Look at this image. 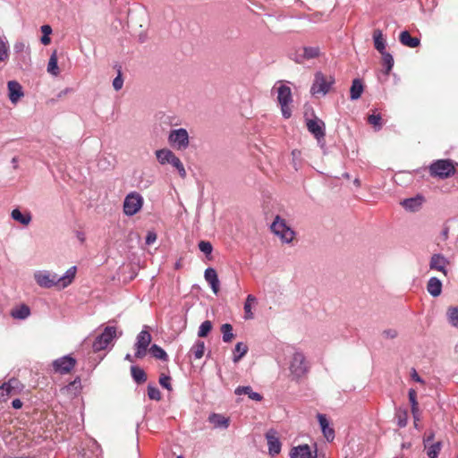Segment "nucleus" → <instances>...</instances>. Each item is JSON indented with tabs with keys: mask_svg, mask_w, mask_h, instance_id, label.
Instances as JSON below:
<instances>
[{
	"mask_svg": "<svg viewBox=\"0 0 458 458\" xmlns=\"http://www.w3.org/2000/svg\"><path fill=\"white\" fill-rule=\"evenodd\" d=\"M123 332L114 326H107L92 342L91 351L88 352V367L94 369L106 357V351L114 345L115 340L121 337Z\"/></svg>",
	"mask_w": 458,
	"mask_h": 458,
	"instance_id": "obj_1",
	"label": "nucleus"
},
{
	"mask_svg": "<svg viewBox=\"0 0 458 458\" xmlns=\"http://www.w3.org/2000/svg\"><path fill=\"white\" fill-rule=\"evenodd\" d=\"M76 270V267H72L63 276H59L57 274L49 272L38 273L35 275V279L40 286L47 288L56 286L59 289H63L73 281Z\"/></svg>",
	"mask_w": 458,
	"mask_h": 458,
	"instance_id": "obj_2",
	"label": "nucleus"
},
{
	"mask_svg": "<svg viewBox=\"0 0 458 458\" xmlns=\"http://www.w3.org/2000/svg\"><path fill=\"white\" fill-rule=\"evenodd\" d=\"M289 370L294 380H299L308 374L310 365L302 352L294 350L289 360Z\"/></svg>",
	"mask_w": 458,
	"mask_h": 458,
	"instance_id": "obj_3",
	"label": "nucleus"
},
{
	"mask_svg": "<svg viewBox=\"0 0 458 458\" xmlns=\"http://www.w3.org/2000/svg\"><path fill=\"white\" fill-rule=\"evenodd\" d=\"M270 229L284 243H291L295 236V232L278 215L271 224Z\"/></svg>",
	"mask_w": 458,
	"mask_h": 458,
	"instance_id": "obj_4",
	"label": "nucleus"
},
{
	"mask_svg": "<svg viewBox=\"0 0 458 458\" xmlns=\"http://www.w3.org/2000/svg\"><path fill=\"white\" fill-rule=\"evenodd\" d=\"M429 173L433 177L445 179L455 174L454 162L450 159H438L429 165Z\"/></svg>",
	"mask_w": 458,
	"mask_h": 458,
	"instance_id": "obj_5",
	"label": "nucleus"
},
{
	"mask_svg": "<svg viewBox=\"0 0 458 458\" xmlns=\"http://www.w3.org/2000/svg\"><path fill=\"white\" fill-rule=\"evenodd\" d=\"M156 157L161 165L170 164L178 171L182 178L186 177L187 174L183 164L172 150L168 148L158 149L156 151Z\"/></svg>",
	"mask_w": 458,
	"mask_h": 458,
	"instance_id": "obj_6",
	"label": "nucleus"
},
{
	"mask_svg": "<svg viewBox=\"0 0 458 458\" xmlns=\"http://www.w3.org/2000/svg\"><path fill=\"white\" fill-rule=\"evenodd\" d=\"M277 101L281 107L282 115L288 119L292 116L291 104L293 103V95L291 88L281 84L277 88Z\"/></svg>",
	"mask_w": 458,
	"mask_h": 458,
	"instance_id": "obj_7",
	"label": "nucleus"
},
{
	"mask_svg": "<svg viewBox=\"0 0 458 458\" xmlns=\"http://www.w3.org/2000/svg\"><path fill=\"white\" fill-rule=\"evenodd\" d=\"M143 202V198L140 193L136 191L130 192L123 200V213L128 216H134L141 209Z\"/></svg>",
	"mask_w": 458,
	"mask_h": 458,
	"instance_id": "obj_8",
	"label": "nucleus"
},
{
	"mask_svg": "<svg viewBox=\"0 0 458 458\" xmlns=\"http://www.w3.org/2000/svg\"><path fill=\"white\" fill-rule=\"evenodd\" d=\"M334 82L335 80L333 77L330 76L327 79L321 72H318L315 74V80L311 86L310 92L312 95L321 94L324 96L329 91Z\"/></svg>",
	"mask_w": 458,
	"mask_h": 458,
	"instance_id": "obj_9",
	"label": "nucleus"
},
{
	"mask_svg": "<svg viewBox=\"0 0 458 458\" xmlns=\"http://www.w3.org/2000/svg\"><path fill=\"white\" fill-rule=\"evenodd\" d=\"M151 335L146 329L141 330L137 337L134 344L135 353L134 356L137 359H143L147 355L148 348L151 343Z\"/></svg>",
	"mask_w": 458,
	"mask_h": 458,
	"instance_id": "obj_10",
	"label": "nucleus"
},
{
	"mask_svg": "<svg viewBox=\"0 0 458 458\" xmlns=\"http://www.w3.org/2000/svg\"><path fill=\"white\" fill-rule=\"evenodd\" d=\"M168 141L177 149H185L189 146L188 131L183 128L172 130L168 136Z\"/></svg>",
	"mask_w": 458,
	"mask_h": 458,
	"instance_id": "obj_11",
	"label": "nucleus"
},
{
	"mask_svg": "<svg viewBox=\"0 0 458 458\" xmlns=\"http://www.w3.org/2000/svg\"><path fill=\"white\" fill-rule=\"evenodd\" d=\"M307 128L309 131L317 139L318 143L325 140L326 124L317 117L307 121Z\"/></svg>",
	"mask_w": 458,
	"mask_h": 458,
	"instance_id": "obj_12",
	"label": "nucleus"
},
{
	"mask_svg": "<svg viewBox=\"0 0 458 458\" xmlns=\"http://www.w3.org/2000/svg\"><path fill=\"white\" fill-rule=\"evenodd\" d=\"M75 364L76 360L67 355L55 360L52 363V366L55 372L59 374H67L72 371V369L75 367Z\"/></svg>",
	"mask_w": 458,
	"mask_h": 458,
	"instance_id": "obj_13",
	"label": "nucleus"
},
{
	"mask_svg": "<svg viewBox=\"0 0 458 458\" xmlns=\"http://www.w3.org/2000/svg\"><path fill=\"white\" fill-rule=\"evenodd\" d=\"M266 439L268 445V453L270 455H277L281 452V442L276 430L269 429L266 435Z\"/></svg>",
	"mask_w": 458,
	"mask_h": 458,
	"instance_id": "obj_14",
	"label": "nucleus"
},
{
	"mask_svg": "<svg viewBox=\"0 0 458 458\" xmlns=\"http://www.w3.org/2000/svg\"><path fill=\"white\" fill-rule=\"evenodd\" d=\"M449 265V260L442 254H433L429 260V268L437 270L447 276L446 267Z\"/></svg>",
	"mask_w": 458,
	"mask_h": 458,
	"instance_id": "obj_15",
	"label": "nucleus"
},
{
	"mask_svg": "<svg viewBox=\"0 0 458 458\" xmlns=\"http://www.w3.org/2000/svg\"><path fill=\"white\" fill-rule=\"evenodd\" d=\"M318 420L325 438L331 442L335 438V430L329 426V421L325 414L318 413Z\"/></svg>",
	"mask_w": 458,
	"mask_h": 458,
	"instance_id": "obj_16",
	"label": "nucleus"
},
{
	"mask_svg": "<svg viewBox=\"0 0 458 458\" xmlns=\"http://www.w3.org/2000/svg\"><path fill=\"white\" fill-rule=\"evenodd\" d=\"M204 277L209 284L213 293L217 294L219 292V280L216 271L213 267H208L204 272Z\"/></svg>",
	"mask_w": 458,
	"mask_h": 458,
	"instance_id": "obj_17",
	"label": "nucleus"
},
{
	"mask_svg": "<svg viewBox=\"0 0 458 458\" xmlns=\"http://www.w3.org/2000/svg\"><path fill=\"white\" fill-rule=\"evenodd\" d=\"M9 98L12 103L16 104L18 100L23 96L22 88L21 84L15 81L8 82Z\"/></svg>",
	"mask_w": 458,
	"mask_h": 458,
	"instance_id": "obj_18",
	"label": "nucleus"
},
{
	"mask_svg": "<svg viewBox=\"0 0 458 458\" xmlns=\"http://www.w3.org/2000/svg\"><path fill=\"white\" fill-rule=\"evenodd\" d=\"M442 282L436 276L428 279L427 284V291L432 297H438L442 293Z\"/></svg>",
	"mask_w": 458,
	"mask_h": 458,
	"instance_id": "obj_19",
	"label": "nucleus"
},
{
	"mask_svg": "<svg viewBox=\"0 0 458 458\" xmlns=\"http://www.w3.org/2000/svg\"><path fill=\"white\" fill-rule=\"evenodd\" d=\"M20 382L18 379L11 378L7 383L0 386V397H4L16 394V389L19 387Z\"/></svg>",
	"mask_w": 458,
	"mask_h": 458,
	"instance_id": "obj_20",
	"label": "nucleus"
},
{
	"mask_svg": "<svg viewBox=\"0 0 458 458\" xmlns=\"http://www.w3.org/2000/svg\"><path fill=\"white\" fill-rule=\"evenodd\" d=\"M291 458H311V450L308 445H300L292 448Z\"/></svg>",
	"mask_w": 458,
	"mask_h": 458,
	"instance_id": "obj_21",
	"label": "nucleus"
},
{
	"mask_svg": "<svg viewBox=\"0 0 458 458\" xmlns=\"http://www.w3.org/2000/svg\"><path fill=\"white\" fill-rule=\"evenodd\" d=\"M423 198L417 196L415 198L405 199L402 201V206L409 211H417L421 207Z\"/></svg>",
	"mask_w": 458,
	"mask_h": 458,
	"instance_id": "obj_22",
	"label": "nucleus"
},
{
	"mask_svg": "<svg viewBox=\"0 0 458 458\" xmlns=\"http://www.w3.org/2000/svg\"><path fill=\"white\" fill-rule=\"evenodd\" d=\"M399 40L402 45L409 47L411 48L417 47L420 43L418 38L411 37L410 32L407 30L401 32L399 36Z\"/></svg>",
	"mask_w": 458,
	"mask_h": 458,
	"instance_id": "obj_23",
	"label": "nucleus"
},
{
	"mask_svg": "<svg viewBox=\"0 0 458 458\" xmlns=\"http://www.w3.org/2000/svg\"><path fill=\"white\" fill-rule=\"evenodd\" d=\"M208 421L215 428H227L229 426V420L218 413H211L208 417Z\"/></svg>",
	"mask_w": 458,
	"mask_h": 458,
	"instance_id": "obj_24",
	"label": "nucleus"
},
{
	"mask_svg": "<svg viewBox=\"0 0 458 458\" xmlns=\"http://www.w3.org/2000/svg\"><path fill=\"white\" fill-rule=\"evenodd\" d=\"M234 393L237 395L247 394L250 399L254 400V401L259 402L262 400V395L257 392H254L252 390L251 386H238L235 389Z\"/></svg>",
	"mask_w": 458,
	"mask_h": 458,
	"instance_id": "obj_25",
	"label": "nucleus"
},
{
	"mask_svg": "<svg viewBox=\"0 0 458 458\" xmlns=\"http://www.w3.org/2000/svg\"><path fill=\"white\" fill-rule=\"evenodd\" d=\"M364 90V87L361 80L354 79L352 81L351 89H350V98L352 100H357L360 98L362 92Z\"/></svg>",
	"mask_w": 458,
	"mask_h": 458,
	"instance_id": "obj_26",
	"label": "nucleus"
},
{
	"mask_svg": "<svg viewBox=\"0 0 458 458\" xmlns=\"http://www.w3.org/2000/svg\"><path fill=\"white\" fill-rule=\"evenodd\" d=\"M373 40L375 48L380 53L386 52V40L380 30H375L373 32Z\"/></svg>",
	"mask_w": 458,
	"mask_h": 458,
	"instance_id": "obj_27",
	"label": "nucleus"
},
{
	"mask_svg": "<svg viewBox=\"0 0 458 458\" xmlns=\"http://www.w3.org/2000/svg\"><path fill=\"white\" fill-rule=\"evenodd\" d=\"M205 352V343L200 340H197L190 350V356L195 360H199L203 357Z\"/></svg>",
	"mask_w": 458,
	"mask_h": 458,
	"instance_id": "obj_28",
	"label": "nucleus"
},
{
	"mask_svg": "<svg viewBox=\"0 0 458 458\" xmlns=\"http://www.w3.org/2000/svg\"><path fill=\"white\" fill-rule=\"evenodd\" d=\"M131 375L132 379L139 385L147 381V374L138 366L132 365L131 367Z\"/></svg>",
	"mask_w": 458,
	"mask_h": 458,
	"instance_id": "obj_29",
	"label": "nucleus"
},
{
	"mask_svg": "<svg viewBox=\"0 0 458 458\" xmlns=\"http://www.w3.org/2000/svg\"><path fill=\"white\" fill-rule=\"evenodd\" d=\"M149 353L154 358L160 360L162 361H167L168 360V355L165 352V351L161 348L159 345L154 344L149 348Z\"/></svg>",
	"mask_w": 458,
	"mask_h": 458,
	"instance_id": "obj_30",
	"label": "nucleus"
},
{
	"mask_svg": "<svg viewBox=\"0 0 458 458\" xmlns=\"http://www.w3.org/2000/svg\"><path fill=\"white\" fill-rule=\"evenodd\" d=\"M257 302V298L252 295L249 294L246 298V301L244 302V318L246 320L252 319L254 318L253 312L251 310V305L252 303Z\"/></svg>",
	"mask_w": 458,
	"mask_h": 458,
	"instance_id": "obj_31",
	"label": "nucleus"
},
{
	"mask_svg": "<svg viewBox=\"0 0 458 458\" xmlns=\"http://www.w3.org/2000/svg\"><path fill=\"white\" fill-rule=\"evenodd\" d=\"M57 61H58L57 52H56V50H55L52 53L50 58H49L48 64H47V72L50 74L55 75V76H57L60 73V70L57 65Z\"/></svg>",
	"mask_w": 458,
	"mask_h": 458,
	"instance_id": "obj_32",
	"label": "nucleus"
},
{
	"mask_svg": "<svg viewBox=\"0 0 458 458\" xmlns=\"http://www.w3.org/2000/svg\"><path fill=\"white\" fill-rule=\"evenodd\" d=\"M11 216L13 220L20 222L23 225H28L31 220L29 213L22 214L18 208L13 209Z\"/></svg>",
	"mask_w": 458,
	"mask_h": 458,
	"instance_id": "obj_33",
	"label": "nucleus"
},
{
	"mask_svg": "<svg viewBox=\"0 0 458 458\" xmlns=\"http://www.w3.org/2000/svg\"><path fill=\"white\" fill-rule=\"evenodd\" d=\"M247 352L248 346L242 342L237 343L233 350V362H238L247 353Z\"/></svg>",
	"mask_w": 458,
	"mask_h": 458,
	"instance_id": "obj_34",
	"label": "nucleus"
},
{
	"mask_svg": "<svg viewBox=\"0 0 458 458\" xmlns=\"http://www.w3.org/2000/svg\"><path fill=\"white\" fill-rule=\"evenodd\" d=\"M30 314V308L27 305H21L12 310L11 315L14 318L24 319Z\"/></svg>",
	"mask_w": 458,
	"mask_h": 458,
	"instance_id": "obj_35",
	"label": "nucleus"
},
{
	"mask_svg": "<svg viewBox=\"0 0 458 458\" xmlns=\"http://www.w3.org/2000/svg\"><path fill=\"white\" fill-rule=\"evenodd\" d=\"M381 55H382V65L384 67V72L386 75H388L394 66L393 55L388 52L382 53Z\"/></svg>",
	"mask_w": 458,
	"mask_h": 458,
	"instance_id": "obj_36",
	"label": "nucleus"
},
{
	"mask_svg": "<svg viewBox=\"0 0 458 458\" xmlns=\"http://www.w3.org/2000/svg\"><path fill=\"white\" fill-rule=\"evenodd\" d=\"M446 317L450 325L458 328V307H449L446 311Z\"/></svg>",
	"mask_w": 458,
	"mask_h": 458,
	"instance_id": "obj_37",
	"label": "nucleus"
},
{
	"mask_svg": "<svg viewBox=\"0 0 458 458\" xmlns=\"http://www.w3.org/2000/svg\"><path fill=\"white\" fill-rule=\"evenodd\" d=\"M88 451H90L95 458H101L102 457V449L98 443L91 437H88Z\"/></svg>",
	"mask_w": 458,
	"mask_h": 458,
	"instance_id": "obj_38",
	"label": "nucleus"
},
{
	"mask_svg": "<svg viewBox=\"0 0 458 458\" xmlns=\"http://www.w3.org/2000/svg\"><path fill=\"white\" fill-rule=\"evenodd\" d=\"M291 154L293 166L295 171H299L302 167L303 164L301 152L299 149H293Z\"/></svg>",
	"mask_w": 458,
	"mask_h": 458,
	"instance_id": "obj_39",
	"label": "nucleus"
},
{
	"mask_svg": "<svg viewBox=\"0 0 458 458\" xmlns=\"http://www.w3.org/2000/svg\"><path fill=\"white\" fill-rule=\"evenodd\" d=\"M425 448L429 458H437L442 449V443L438 441L432 445H428V447Z\"/></svg>",
	"mask_w": 458,
	"mask_h": 458,
	"instance_id": "obj_40",
	"label": "nucleus"
},
{
	"mask_svg": "<svg viewBox=\"0 0 458 458\" xmlns=\"http://www.w3.org/2000/svg\"><path fill=\"white\" fill-rule=\"evenodd\" d=\"M221 332L223 335V341L225 343H230L234 337L233 333V327L230 324H223L221 327Z\"/></svg>",
	"mask_w": 458,
	"mask_h": 458,
	"instance_id": "obj_41",
	"label": "nucleus"
},
{
	"mask_svg": "<svg viewBox=\"0 0 458 458\" xmlns=\"http://www.w3.org/2000/svg\"><path fill=\"white\" fill-rule=\"evenodd\" d=\"M303 56L306 60L316 58L320 54L318 47H305L302 49Z\"/></svg>",
	"mask_w": 458,
	"mask_h": 458,
	"instance_id": "obj_42",
	"label": "nucleus"
},
{
	"mask_svg": "<svg viewBox=\"0 0 458 458\" xmlns=\"http://www.w3.org/2000/svg\"><path fill=\"white\" fill-rule=\"evenodd\" d=\"M9 57V47L6 41L0 37V62H5Z\"/></svg>",
	"mask_w": 458,
	"mask_h": 458,
	"instance_id": "obj_43",
	"label": "nucleus"
},
{
	"mask_svg": "<svg viewBox=\"0 0 458 458\" xmlns=\"http://www.w3.org/2000/svg\"><path fill=\"white\" fill-rule=\"evenodd\" d=\"M212 329V324L209 320L202 322L199 327V337H206Z\"/></svg>",
	"mask_w": 458,
	"mask_h": 458,
	"instance_id": "obj_44",
	"label": "nucleus"
},
{
	"mask_svg": "<svg viewBox=\"0 0 458 458\" xmlns=\"http://www.w3.org/2000/svg\"><path fill=\"white\" fill-rule=\"evenodd\" d=\"M199 249L201 252H203L208 259L211 258L209 257L213 250L212 244L208 241H200L199 242Z\"/></svg>",
	"mask_w": 458,
	"mask_h": 458,
	"instance_id": "obj_45",
	"label": "nucleus"
},
{
	"mask_svg": "<svg viewBox=\"0 0 458 458\" xmlns=\"http://www.w3.org/2000/svg\"><path fill=\"white\" fill-rule=\"evenodd\" d=\"M148 396L150 400L159 401L161 399V393L157 386L149 384L148 386Z\"/></svg>",
	"mask_w": 458,
	"mask_h": 458,
	"instance_id": "obj_46",
	"label": "nucleus"
},
{
	"mask_svg": "<svg viewBox=\"0 0 458 458\" xmlns=\"http://www.w3.org/2000/svg\"><path fill=\"white\" fill-rule=\"evenodd\" d=\"M123 86V79L122 75L121 66L117 68V76L113 80V87L114 90L118 91L122 89Z\"/></svg>",
	"mask_w": 458,
	"mask_h": 458,
	"instance_id": "obj_47",
	"label": "nucleus"
},
{
	"mask_svg": "<svg viewBox=\"0 0 458 458\" xmlns=\"http://www.w3.org/2000/svg\"><path fill=\"white\" fill-rule=\"evenodd\" d=\"M381 120L382 118L379 114H372L368 117V122L377 129H380L382 127Z\"/></svg>",
	"mask_w": 458,
	"mask_h": 458,
	"instance_id": "obj_48",
	"label": "nucleus"
},
{
	"mask_svg": "<svg viewBox=\"0 0 458 458\" xmlns=\"http://www.w3.org/2000/svg\"><path fill=\"white\" fill-rule=\"evenodd\" d=\"M409 401L411 403V410H416L419 406L417 402V393L413 388H411L408 393Z\"/></svg>",
	"mask_w": 458,
	"mask_h": 458,
	"instance_id": "obj_49",
	"label": "nucleus"
},
{
	"mask_svg": "<svg viewBox=\"0 0 458 458\" xmlns=\"http://www.w3.org/2000/svg\"><path fill=\"white\" fill-rule=\"evenodd\" d=\"M159 384L165 389L171 391L172 390V385H171V377L167 375L162 374L159 377Z\"/></svg>",
	"mask_w": 458,
	"mask_h": 458,
	"instance_id": "obj_50",
	"label": "nucleus"
},
{
	"mask_svg": "<svg viewBox=\"0 0 458 458\" xmlns=\"http://www.w3.org/2000/svg\"><path fill=\"white\" fill-rule=\"evenodd\" d=\"M81 388V380L75 379L68 386L67 391L71 394H76L78 389Z\"/></svg>",
	"mask_w": 458,
	"mask_h": 458,
	"instance_id": "obj_51",
	"label": "nucleus"
},
{
	"mask_svg": "<svg viewBox=\"0 0 458 458\" xmlns=\"http://www.w3.org/2000/svg\"><path fill=\"white\" fill-rule=\"evenodd\" d=\"M397 425L399 428H404L407 425V412L405 411L397 413Z\"/></svg>",
	"mask_w": 458,
	"mask_h": 458,
	"instance_id": "obj_52",
	"label": "nucleus"
},
{
	"mask_svg": "<svg viewBox=\"0 0 458 458\" xmlns=\"http://www.w3.org/2000/svg\"><path fill=\"white\" fill-rule=\"evenodd\" d=\"M382 334L384 337L388 339H394L397 336V331L392 328L384 330Z\"/></svg>",
	"mask_w": 458,
	"mask_h": 458,
	"instance_id": "obj_53",
	"label": "nucleus"
},
{
	"mask_svg": "<svg viewBox=\"0 0 458 458\" xmlns=\"http://www.w3.org/2000/svg\"><path fill=\"white\" fill-rule=\"evenodd\" d=\"M157 240V234L154 232H148L146 236V244L151 245Z\"/></svg>",
	"mask_w": 458,
	"mask_h": 458,
	"instance_id": "obj_54",
	"label": "nucleus"
},
{
	"mask_svg": "<svg viewBox=\"0 0 458 458\" xmlns=\"http://www.w3.org/2000/svg\"><path fill=\"white\" fill-rule=\"evenodd\" d=\"M435 438V433L433 431H429L423 439L424 446L428 447L430 442H432Z\"/></svg>",
	"mask_w": 458,
	"mask_h": 458,
	"instance_id": "obj_55",
	"label": "nucleus"
},
{
	"mask_svg": "<svg viewBox=\"0 0 458 458\" xmlns=\"http://www.w3.org/2000/svg\"><path fill=\"white\" fill-rule=\"evenodd\" d=\"M292 59L294 60L298 64H301V63H303L304 60H306L305 57L303 56V53L300 54L298 52H296L293 55V56H292Z\"/></svg>",
	"mask_w": 458,
	"mask_h": 458,
	"instance_id": "obj_56",
	"label": "nucleus"
},
{
	"mask_svg": "<svg viewBox=\"0 0 458 458\" xmlns=\"http://www.w3.org/2000/svg\"><path fill=\"white\" fill-rule=\"evenodd\" d=\"M12 406L14 409H21L22 407V402L20 399H14L12 402Z\"/></svg>",
	"mask_w": 458,
	"mask_h": 458,
	"instance_id": "obj_57",
	"label": "nucleus"
},
{
	"mask_svg": "<svg viewBox=\"0 0 458 458\" xmlns=\"http://www.w3.org/2000/svg\"><path fill=\"white\" fill-rule=\"evenodd\" d=\"M41 31L43 34L50 35L52 33V28L49 25H43L41 27Z\"/></svg>",
	"mask_w": 458,
	"mask_h": 458,
	"instance_id": "obj_58",
	"label": "nucleus"
},
{
	"mask_svg": "<svg viewBox=\"0 0 458 458\" xmlns=\"http://www.w3.org/2000/svg\"><path fill=\"white\" fill-rule=\"evenodd\" d=\"M50 42H51V39H50L49 35L43 34V36L41 38V43L45 46H47L50 44Z\"/></svg>",
	"mask_w": 458,
	"mask_h": 458,
	"instance_id": "obj_59",
	"label": "nucleus"
},
{
	"mask_svg": "<svg viewBox=\"0 0 458 458\" xmlns=\"http://www.w3.org/2000/svg\"><path fill=\"white\" fill-rule=\"evenodd\" d=\"M411 377L416 382H419V383H422L423 382L422 378L418 375V373L416 372L415 369H413V372L411 374Z\"/></svg>",
	"mask_w": 458,
	"mask_h": 458,
	"instance_id": "obj_60",
	"label": "nucleus"
},
{
	"mask_svg": "<svg viewBox=\"0 0 458 458\" xmlns=\"http://www.w3.org/2000/svg\"><path fill=\"white\" fill-rule=\"evenodd\" d=\"M448 233H449V228L447 226H445L442 232H441V237L443 238L444 241L447 240L448 238Z\"/></svg>",
	"mask_w": 458,
	"mask_h": 458,
	"instance_id": "obj_61",
	"label": "nucleus"
},
{
	"mask_svg": "<svg viewBox=\"0 0 458 458\" xmlns=\"http://www.w3.org/2000/svg\"><path fill=\"white\" fill-rule=\"evenodd\" d=\"M411 413H412L414 420H420V409H419V406H417L416 410H411Z\"/></svg>",
	"mask_w": 458,
	"mask_h": 458,
	"instance_id": "obj_62",
	"label": "nucleus"
},
{
	"mask_svg": "<svg viewBox=\"0 0 458 458\" xmlns=\"http://www.w3.org/2000/svg\"><path fill=\"white\" fill-rule=\"evenodd\" d=\"M135 359H137L135 356H132L131 354L130 353H127L124 357V360H127V361H130L131 363H133L135 361Z\"/></svg>",
	"mask_w": 458,
	"mask_h": 458,
	"instance_id": "obj_63",
	"label": "nucleus"
},
{
	"mask_svg": "<svg viewBox=\"0 0 458 458\" xmlns=\"http://www.w3.org/2000/svg\"><path fill=\"white\" fill-rule=\"evenodd\" d=\"M353 183L355 186L357 187H360V179L356 178L354 181H353Z\"/></svg>",
	"mask_w": 458,
	"mask_h": 458,
	"instance_id": "obj_64",
	"label": "nucleus"
}]
</instances>
